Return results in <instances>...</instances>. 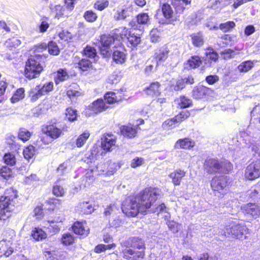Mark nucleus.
<instances>
[{"instance_id": "nucleus-22", "label": "nucleus", "mask_w": 260, "mask_h": 260, "mask_svg": "<svg viewBox=\"0 0 260 260\" xmlns=\"http://www.w3.org/2000/svg\"><path fill=\"white\" fill-rule=\"evenodd\" d=\"M185 172L181 170H178L172 173L170 177L172 179V181L175 185H179L183 177H184Z\"/></svg>"}, {"instance_id": "nucleus-34", "label": "nucleus", "mask_w": 260, "mask_h": 260, "mask_svg": "<svg viewBox=\"0 0 260 260\" xmlns=\"http://www.w3.org/2000/svg\"><path fill=\"white\" fill-rule=\"evenodd\" d=\"M113 60L117 63H122L125 62L126 57L125 53L119 50H115L113 54Z\"/></svg>"}, {"instance_id": "nucleus-37", "label": "nucleus", "mask_w": 260, "mask_h": 260, "mask_svg": "<svg viewBox=\"0 0 260 260\" xmlns=\"http://www.w3.org/2000/svg\"><path fill=\"white\" fill-rule=\"evenodd\" d=\"M35 153V148L32 146L30 145L26 147L23 150V155L24 158L29 160L33 158Z\"/></svg>"}, {"instance_id": "nucleus-57", "label": "nucleus", "mask_w": 260, "mask_h": 260, "mask_svg": "<svg viewBox=\"0 0 260 260\" xmlns=\"http://www.w3.org/2000/svg\"><path fill=\"white\" fill-rule=\"evenodd\" d=\"M127 39L129 43L133 46H137L141 42L140 37L134 35H129V36L127 37Z\"/></svg>"}, {"instance_id": "nucleus-6", "label": "nucleus", "mask_w": 260, "mask_h": 260, "mask_svg": "<svg viewBox=\"0 0 260 260\" xmlns=\"http://www.w3.org/2000/svg\"><path fill=\"white\" fill-rule=\"evenodd\" d=\"M53 89V83L48 82L44 84H40L31 89L29 96L31 101L35 102L43 95L47 94Z\"/></svg>"}, {"instance_id": "nucleus-35", "label": "nucleus", "mask_w": 260, "mask_h": 260, "mask_svg": "<svg viewBox=\"0 0 260 260\" xmlns=\"http://www.w3.org/2000/svg\"><path fill=\"white\" fill-rule=\"evenodd\" d=\"M44 224V228L48 229L51 234L58 233L59 231V228L55 224L54 221H47Z\"/></svg>"}, {"instance_id": "nucleus-21", "label": "nucleus", "mask_w": 260, "mask_h": 260, "mask_svg": "<svg viewBox=\"0 0 260 260\" xmlns=\"http://www.w3.org/2000/svg\"><path fill=\"white\" fill-rule=\"evenodd\" d=\"M45 134L53 139L59 138L61 135V130L54 125H49L47 127Z\"/></svg>"}, {"instance_id": "nucleus-58", "label": "nucleus", "mask_w": 260, "mask_h": 260, "mask_svg": "<svg viewBox=\"0 0 260 260\" xmlns=\"http://www.w3.org/2000/svg\"><path fill=\"white\" fill-rule=\"evenodd\" d=\"M167 225L170 230L174 233L178 232L179 226H180L179 223L174 221H168L167 222Z\"/></svg>"}, {"instance_id": "nucleus-48", "label": "nucleus", "mask_w": 260, "mask_h": 260, "mask_svg": "<svg viewBox=\"0 0 260 260\" xmlns=\"http://www.w3.org/2000/svg\"><path fill=\"white\" fill-rule=\"evenodd\" d=\"M66 117L70 121H74L77 119V111L71 108L66 110Z\"/></svg>"}, {"instance_id": "nucleus-17", "label": "nucleus", "mask_w": 260, "mask_h": 260, "mask_svg": "<svg viewBox=\"0 0 260 260\" xmlns=\"http://www.w3.org/2000/svg\"><path fill=\"white\" fill-rule=\"evenodd\" d=\"M169 50L166 46H163L156 49L154 53V57L158 61H164L168 57Z\"/></svg>"}, {"instance_id": "nucleus-51", "label": "nucleus", "mask_w": 260, "mask_h": 260, "mask_svg": "<svg viewBox=\"0 0 260 260\" xmlns=\"http://www.w3.org/2000/svg\"><path fill=\"white\" fill-rule=\"evenodd\" d=\"M5 162L8 165L13 166L15 164L16 159L14 154L12 153H6L4 156Z\"/></svg>"}, {"instance_id": "nucleus-29", "label": "nucleus", "mask_w": 260, "mask_h": 260, "mask_svg": "<svg viewBox=\"0 0 260 260\" xmlns=\"http://www.w3.org/2000/svg\"><path fill=\"white\" fill-rule=\"evenodd\" d=\"M78 208L81 212L84 214H91L94 210V207L88 202L80 203L78 205Z\"/></svg>"}, {"instance_id": "nucleus-15", "label": "nucleus", "mask_w": 260, "mask_h": 260, "mask_svg": "<svg viewBox=\"0 0 260 260\" xmlns=\"http://www.w3.org/2000/svg\"><path fill=\"white\" fill-rule=\"evenodd\" d=\"M11 243L10 241L3 240L0 241V257L4 255L8 257L13 252V248L11 247Z\"/></svg>"}, {"instance_id": "nucleus-49", "label": "nucleus", "mask_w": 260, "mask_h": 260, "mask_svg": "<svg viewBox=\"0 0 260 260\" xmlns=\"http://www.w3.org/2000/svg\"><path fill=\"white\" fill-rule=\"evenodd\" d=\"M137 20L139 24H147L149 22V16L147 13H141L137 16Z\"/></svg>"}, {"instance_id": "nucleus-30", "label": "nucleus", "mask_w": 260, "mask_h": 260, "mask_svg": "<svg viewBox=\"0 0 260 260\" xmlns=\"http://www.w3.org/2000/svg\"><path fill=\"white\" fill-rule=\"evenodd\" d=\"M96 175L93 170H87L83 177V180L85 181V185L89 186L94 180V176Z\"/></svg>"}, {"instance_id": "nucleus-40", "label": "nucleus", "mask_w": 260, "mask_h": 260, "mask_svg": "<svg viewBox=\"0 0 260 260\" xmlns=\"http://www.w3.org/2000/svg\"><path fill=\"white\" fill-rule=\"evenodd\" d=\"M253 67V63L251 61H246L242 62L238 67L240 72H247Z\"/></svg>"}, {"instance_id": "nucleus-45", "label": "nucleus", "mask_w": 260, "mask_h": 260, "mask_svg": "<svg viewBox=\"0 0 260 260\" xmlns=\"http://www.w3.org/2000/svg\"><path fill=\"white\" fill-rule=\"evenodd\" d=\"M190 116V113L187 110L183 111L176 115L174 119L176 122H180Z\"/></svg>"}, {"instance_id": "nucleus-20", "label": "nucleus", "mask_w": 260, "mask_h": 260, "mask_svg": "<svg viewBox=\"0 0 260 260\" xmlns=\"http://www.w3.org/2000/svg\"><path fill=\"white\" fill-rule=\"evenodd\" d=\"M159 87L160 84L158 82H153L146 88V93L152 96H157L160 94Z\"/></svg>"}, {"instance_id": "nucleus-13", "label": "nucleus", "mask_w": 260, "mask_h": 260, "mask_svg": "<svg viewBox=\"0 0 260 260\" xmlns=\"http://www.w3.org/2000/svg\"><path fill=\"white\" fill-rule=\"evenodd\" d=\"M190 3L191 0H172V4L176 13L180 15L183 13Z\"/></svg>"}, {"instance_id": "nucleus-50", "label": "nucleus", "mask_w": 260, "mask_h": 260, "mask_svg": "<svg viewBox=\"0 0 260 260\" xmlns=\"http://www.w3.org/2000/svg\"><path fill=\"white\" fill-rule=\"evenodd\" d=\"M84 17L87 21L92 22L96 20L98 16L92 11H87L84 13Z\"/></svg>"}, {"instance_id": "nucleus-25", "label": "nucleus", "mask_w": 260, "mask_h": 260, "mask_svg": "<svg viewBox=\"0 0 260 260\" xmlns=\"http://www.w3.org/2000/svg\"><path fill=\"white\" fill-rule=\"evenodd\" d=\"M192 44L197 47H200L204 43L203 34L201 32L193 34L190 36Z\"/></svg>"}, {"instance_id": "nucleus-23", "label": "nucleus", "mask_w": 260, "mask_h": 260, "mask_svg": "<svg viewBox=\"0 0 260 260\" xmlns=\"http://www.w3.org/2000/svg\"><path fill=\"white\" fill-rule=\"evenodd\" d=\"M121 133L125 137L132 138L136 136L137 131L135 128L131 126L124 125L121 128Z\"/></svg>"}, {"instance_id": "nucleus-64", "label": "nucleus", "mask_w": 260, "mask_h": 260, "mask_svg": "<svg viewBox=\"0 0 260 260\" xmlns=\"http://www.w3.org/2000/svg\"><path fill=\"white\" fill-rule=\"evenodd\" d=\"M67 94L70 98H73L79 96L80 95V93L78 91L71 88L68 90Z\"/></svg>"}, {"instance_id": "nucleus-59", "label": "nucleus", "mask_w": 260, "mask_h": 260, "mask_svg": "<svg viewBox=\"0 0 260 260\" xmlns=\"http://www.w3.org/2000/svg\"><path fill=\"white\" fill-rule=\"evenodd\" d=\"M64 189L61 186L56 185L53 187V193L57 197L63 196L64 194Z\"/></svg>"}, {"instance_id": "nucleus-10", "label": "nucleus", "mask_w": 260, "mask_h": 260, "mask_svg": "<svg viewBox=\"0 0 260 260\" xmlns=\"http://www.w3.org/2000/svg\"><path fill=\"white\" fill-rule=\"evenodd\" d=\"M108 108V106L102 99H98L89 105L85 109V113L86 115L90 116L92 114L100 113Z\"/></svg>"}, {"instance_id": "nucleus-55", "label": "nucleus", "mask_w": 260, "mask_h": 260, "mask_svg": "<svg viewBox=\"0 0 260 260\" xmlns=\"http://www.w3.org/2000/svg\"><path fill=\"white\" fill-rule=\"evenodd\" d=\"M78 64L81 70L85 71L91 66V62L88 59H83L79 61Z\"/></svg>"}, {"instance_id": "nucleus-28", "label": "nucleus", "mask_w": 260, "mask_h": 260, "mask_svg": "<svg viewBox=\"0 0 260 260\" xmlns=\"http://www.w3.org/2000/svg\"><path fill=\"white\" fill-rule=\"evenodd\" d=\"M105 103L109 104H113L120 101L121 99V97H118L116 95V93L114 92H109L105 94Z\"/></svg>"}, {"instance_id": "nucleus-4", "label": "nucleus", "mask_w": 260, "mask_h": 260, "mask_svg": "<svg viewBox=\"0 0 260 260\" xmlns=\"http://www.w3.org/2000/svg\"><path fill=\"white\" fill-rule=\"evenodd\" d=\"M247 233L248 229L245 225L235 222L225 226L221 232V234L224 236H232L241 240L246 239Z\"/></svg>"}, {"instance_id": "nucleus-36", "label": "nucleus", "mask_w": 260, "mask_h": 260, "mask_svg": "<svg viewBox=\"0 0 260 260\" xmlns=\"http://www.w3.org/2000/svg\"><path fill=\"white\" fill-rule=\"evenodd\" d=\"M129 12L127 9H119L114 15V18L116 20L124 19L129 15Z\"/></svg>"}, {"instance_id": "nucleus-32", "label": "nucleus", "mask_w": 260, "mask_h": 260, "mask_svg": "<svg viewBox=\"0 0 260 260\" xmlns=\"http://www.w3.org/2000/svg\"><path fill=\"white\" fill-rule=\"evenodd\" d=\"M90 136V133L88 131L84 132L83 134L79 136L76 140V144L78 147H82L87 140Z\"/></svg>"}, {"instance_id": "nucleus-19", "label": "nucleus", "mask_w": 260, "mask_h": 260, "mask_svg": "<svg viewBox=\"0 0 260 260\" xmlns=\"http://www.w3.org/2000/svg\"><path fill=\"white\" fill-rule=\"evenodd\" d=\"M86 222H76L72 226V229L76 234L87 236L89 233V229H85L84 224Z\"/></svg>"}, {"instance_id": "nucleus-31", "label": "nucleus", "mask_w": 260, "mask_h": 260, "mask_svg": "<svg viewBox=\"0 0 260 260\" xmlns=\"http://www.w3.org/2000/svg\"><path fill=\"white\" fill-rule=\"evenodd\" d=\"M129 34V31L127 28L126 27H121L118 29V32L115 34L114 37L116 38L117 43L116 44H118L119 43L125 38H127V35Z\"/></svg>"}, {"instance_id": "nucleus-46", "label": "nucleus", "mask_w": 260, "mask_h": 260, "mask_svg": "<svg viewBox=\"0 0 260 260\" xmlns=\"http://www.w3.org/2000/svg\"><path fill=\"white\" fill-rule=\"evenodd\" d=\"M74 238L70 233L64 234L62 235L61 242L62 244L66 245H69L73 243Z\"/></svg>"}, {"instance_id": "nucleus-62", "label": "nucleus", "mask_w": 260, "mask_h": 260, "mask_svg": "<svg viewBox=\"0 0 260 260\" xmlns=\"http://www.w3.org/2000/svg\"><path fill=\"white\" fill-rule=\"evenodd\" d=\"M185 86V83L183 79H180L177 80L176 84L174 87V90L178 91L182 89Z\"/></svg>"}, {"instance_id": "nucleus-24", "label": "nucleus", "mask_w": 260, "mask_h": 260, "mask_svg": "<svg viewBox=\"0 0 260 260\" xmlns=\"http://www.w3.org/2000/svg\"><path fill=\"white\" fill-rule=\"evenodd\" d=\"M208 89L203 86H199L194 88L192 90V96L196 99L203 98L206 94Z\"/></svg>"}, {"instance_id": "nucleus-63", "label": "nucleus", "mask_w": 260, "mask_h": 260, "mask_svg": "<svg viewBox=\"0 0 260 260\" xmlns=\"http://www.w3.org/2000/svg\"><path fill=\"white\" fill-rule=\"evenodd\" d=\"M43 209L41 206H38L34 210V216L37 219L40 218L43 216Z\"/></svg>"}, {"instance_id": "nucleus-27", "label": "nucleus", "mask_w": 260, "mask_h": 260, "mask_svg": "<svg viewBox=\"0 0 260 260\" xmlns=\"http://www.w3.org/2000/svg\"><path fill=\"white\" fill-rule=\"evenodd\" d=\"M128 245L132 248L138 249L144 248V243L143 241L137 238H132L128 240Z\"/></svg>"}, {"instance_id": "nucleus-41", "label": "nucleus", "mask_w": 260, "mask_h": 260, "mask_svg": "<svg viewBox=\"0 0 260 260\" xmlns=\"http://www.w3.org/2000/svg\"><path fill=\"white\" fill-rule=\"evenodd\" d=\"M178 101V104L181 108L189 107L192 104L191 100L185 96H180Z\"/></svg>"}, {"instance_id": "nucleus-33", "label": "nucleus", "mask_w": 260, "mask_h": 260, "mask_svg": "<svg viewBox=\"0 0 260 260\" xmlns=\"http://www.w3.org/2000/svg\"><path fill=\"white\" fill-rule=\"evenodd\" d=\"M31 236L36 240L40 241L46 238V234L42 229L36 228L32 231Z\"/></svg>"}, {"instance_id": "nucleus-3", "label": "nucleus", "mask_w": 260, "mask_h": 260, "mask_svg": "<svg viewBox=\"0 0 260 260\" xmlns=\"http://www.w3.org/2000/svg\"><path fill=\"white\" fill-rule=\"evenodd\" d=\"M204 167L208 174L215 173L226 174L232 169V164L226 160L219 161L215 158H209L205 160Z\"/></svg>"}, {"instance_id": "nucleus-8", "label": "nucleus", "mask_w": 260, "mask_h": 260, "mask_svg": "<svg viewBox=\"0 0 260 260\" xmlns=\"http://www.w3.org/2000/svg\"><path fill=\"white\" fill-rule=\"evenodd\" d=\"M117 42L116 38L114 36L106 35H104L101 36V46L100 47V51L101 54L104 56H107L110 54V47L112 43L117 44ZM117 44L115 45V46Z\"/></svg>"}, {"instance_id": "nucleus-52", "label": "nucleus", "mask_w": 260, "mask_h": 260, "mask_svg": "<svg viewBox=\"0 0 260 260\" xmlns=\"http://www.w3.org/2000/svg\"><path fill=\"white\" fill-rule=\"evenodd\" d=\"M109 2L107 0H98L94 5V8L100 11H102L108 6Z\"/></svg>"}, {"instance_id": "nucleus-2", "label": "nucleus", "mask_w": 260, "mask_h": 260, "mask_svg": "<svg viewBox=\"0 0 260 260\" xmlns=\"http://www.w3.org/2000/svg\"><path fill=\"white\" fill-rule=\"evenodd\" d=\"M17 192L12 188L7 189L0 198V221L6 220L11 216L14 209Z\"/></svg>"}, {"instance_id": "nucleus-53", "label": "nucleus", "mask_w": 260, "mask_h": 260, "mask_svg": "<svg viewBox=\"0 0 260 260\" xmlns=\"http://www.w3.org/2000/svg\"><path fill=\"white\" fill-rule=\"evenodd\" d=\"M0 174L5 179L9 178L12 174V170L7 166H3L0 169Z\"/></svg>"}, {"instance_id": "nucleus-18", "label": "nucleus", "mask_w": 260, "mask_h": 260, "mask_svg": "<svg viewBox=\"0 0 260 260\" xmlns=\"http://www.w3.org/2000/svg\"><path fill=\"white\" fill-rule=\"evenodd\" d=\"M202 62L199 56H192L185 63V68L187 70L196 69L200 67Z\"/></svg>"}, {"instance_id": "nucleus-38", "label": "nucleus", "mask_w": 260, "mask_h": 260, "mask_svg": "<svg viewBox=\"0 0 260 260\" xmlns=\"http://www.w3.org/2000/svg\"><path fill=\"white\" fill-rule=\"evenodd\" d=\"M47 48V45L45 43H42L37 46L36 49L35 50V55L34 56H37V59H39L43 57L46 58V56L44 54H39V53L42 52L43 51H46Z\"/></svg>"}, {"instance_id": "nucleus-56", "label": "nucleus", "mask_w": 260, "mask_h": 260, "mask_svg": "<svg viewBox=\"0 0 260 260\" xmlns=\"http://www.w3.org/2000/svg\"><path fill=\"white\" fill-rule=\"evenodd\" d=\"M206 55L210 60L214 62H216L218 58V54L211 48H208L207 49Z\"/></svg>"}, {"instance_id": "nucleus-43", "label": "nucleus", "mask_w": 260, "mask_h": 260, "mask_svg": "<svg viewBox=\"0 0 260 260\" xmlns=\"http://www.w3.org/2000/svg\"><path fill=\"white\" fill-rule=\"evenodd\" d=\"M24 97V90L23 88H19L16 90L13 96L11 99L12 103H16L19 100L22 99Z\"/></svg>"}, {"instance_id": "nucleus-11", "label": "nucleus", "mask_w": 260, "mask_h": 260, "mask_svg": "<svg viewBox=\"0 0 260 260\" xmlns=\"http://www.w3.org/2000/svg\"><path fill=\"white\" fill-rule=\"evenodd\" d=\"M241 209L248 218H256L260 215V205L254 203L244 205Z\"/></svg>"}, {"instance_id": "nucleus-16", "label": "nucleus", "mask_w": 260, "mask_h": 260, "mask_svg": "<svg viewBox=\"0 0 260 260\" xmlns=\"http://www.w3.org/2000/svg\"><path fill=\"white\" fill-rule=\"evenodd\" d=\"M116 143V139L113 135H107L105 136L102 141V148L107 151H110V149L114 146Z\"/></svg>"}, {"instance_id": "nucleus-14", "label": "nucleus", "mask_w": 260, "mask_h": 260, "mask_svg": "<svg viewBox=\"0 0 260 260\" xmlns=\"http://www.w3.org/2000/svg\"><path fill=\"white\" fill-rule=\"evenodd\" d=\"M195 143L189 138H184L178 140L175 143L174 147L176 149H188L193 147Z\"/></svg>"}, {"instance_id": "nucleus-9", "label": "nucleus", "mask_w": 260, "mask_h": 260, "mask_svg": "<svg viewBox=\"0 0 260 260\" xmlns=\"http://www.w3.org/2000/svg\"><path fill=\"white\" fill-rule=\"evenodd\" d=\"M227 183L228 180L225 176H216L211 181V187L215 193L218 192L223 194Z\"/></svg>"}, {"instance_id": "nucleus-42", "label": "nucleus", "mask_w": 260, "mask_h": 260, "mask_svg": "<svg viewBox=\"0 0 260 260\" xmlns=\"http://www.w3.org/2000/svg\"><path fill=\"white\" fill-rule=\"evenodd\" d=\"M30 136L31 133L26 129L24 128H21L19 129V132L18 133V137L20 140H21L23 142H25L28 140Z\"/></svg>"}, {"instance_id": "nucleus-47", "label": "nucleus", "mask_w": 260, "mask_h": 260, "mask_svg": "<svg viewBox=\"0 0 260 260\" xmlns=\"http://www.w3.org/2000/svg\"><path fill=\"white\" fill-rule=\"evenodd\" d=\"M235 26V23L233 21H228L225 23H221L219 28L223 32H228L233 28Z\"/></svg>"}, {"instance_id": "nucleus-60", "label": "nucleus", "mask_w": 260, "mask_h": 260, "mask_svg": "<svg viewBox=\"0 0 260 260\" xmlns=\"http://www.w3.org/2000/svg\"><path fill=\"white\" fill-rule=\"evenodd\" d=\"M144 163V160L142 158L136 157L134 158L131 162V167L133 168L141 166Z\"/></svg>"}, {"instance_id": "nucleus-54", "label": "nucleus", "mask_w": 260, "mask_h": 260, "mask_svg": "<svg viewBox=\"0 0 260 260\" xmlns=\"http://www.w3.org/2000/svg\"><path fill=\"white\" fill-rule=\"evenodd\" d=\"M84 53L87 57L90 58H94L96 55V50L90 46H87L84 50Z\"/></svg>"}, {"instance_id": "nucleus-1", "label": "nucleus", "mask_w": 260, "mask_h": 260, "mask_svg": "<svg viewBox=\"0 0 260 260\" xmlns=\"http://www.w3.org/2000/svg\"><path fill=\"white\" fill-rule=\"evenodd\" d=\"M158 195V190L147 188L140 192L137 196L128 197L122 205V211L127 216L135 217L139 213L146 214L154 204Z\"/></svg>"}, {"instance_id": "nucleus-5", "label": "nucleus", "mask_w": 260, "mask_h": 260, "mask_svg": "<svg viewBox=\"0 0 260 260\" xmlns=\"http://www.w3.org/2000/svg\"><path fill=\"white\" fill-rule=\"evenodd\" d=\"M37 59V56H31L26 62L24 75L26 78L31 80L38 77L43 70V67Z\"/></svg>"}, {"instance_id": "nucleus-12", "label": "nucleus", "mask_w": 260, "mask_h": 260, "mask_svg": "<svg viewBox=\"0 0 260 260\" xmlns=\"http://www.w3.org/2000/svg\"><path fill=\"white\" fill-rule=\"evenodd\" d=\"M124 258L128 260H139L142 258L144 255L143 251H135L130 248H126L123 250Z\"/></svg>"}, {"instance_id": "nucleus-39", "label": "nucleus", "mask_w": 260, "mask_h": 260, "mask_svg": "<svg viewBox=\"0 0 260 260\" xmlns=\"http://www.w3.org/2000/svg\"><path fill=\"white\" fill-rule=\"evenodd\" d=\"M48 52L53 55H57L59 53V49L55 42H50L47 45Z\"/></svg>"}, {"instance_id": "nucleus-7", "label": "nucleus", "mask_w": 260, "mask_h": 260, "mask_svg": "<svg viewBox=\"0 0 260 260\" xmlns=\"http://www.w3.org/2000/svg\"><path fill=\"white\" fill-rule=\"evenodd\" d=\"M245 177L249 180H253L260 177V160L250 163L246 168Z\"/></svg>"}, {"instance_id": "nucleus-44", "label": "nucleus", "mask_w": 260, "mask_h": 260, "mask_svg": "<svg viewBox=\"0 0 260 260\" xmlns=\"http://www.w3.org/2000/svg\"><path fill=\"white\" fill-rule=\"evenodd\" d=\"M68 78V75L66 71L63 70L58 71L56 77H55V82L58 84L60 82L65 81Z\"/></svg>"}, {"instance_id": "nucleus-61", "label": "nucleus", "mask_w": 260, "mask_h": 260, "mask_svg": "<svg viewBox=\"0 0 260 260\" xmlns=\"http://www.w3.org/2000/svg\"><path fill=\"white\" fill-rule=\"evenodd\" d=\"M219 80V77L217 75H209L206 78V82L209 84H213Z\"/></svg>"}, {"instance_id": "nucleus-26", "label": "nucleus", "mask_w": 260, "mask_h": 260, "mask_svg": "<svg viewBox=\"0 0 260 260\" xmlns=\"http://www.w3.org/2000/svg\"><path fill=\"white\" fill-rule=\"evenodd\" d=\"M162 12L164 17L166 19L167 23H171L170 19L172 17L173 11L171 6L168 4H164L161 8Z\"/></svg>"}]
</instances>
